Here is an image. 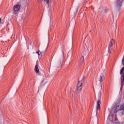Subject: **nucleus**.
Instances as JSON below:
<instances>
[{"mask_svg":"<svg viewBox=\"0 0 124 124\" xmlns=\"http://www.w3.org/2000/svg\"><path fill=\"white\" fill-rule=\"evenodd\" d=\"M115 107L112 108L115 113L119 112L120 115L121 116L124 114V104L121 105L120 104L114 103Z\"/></svg>","mask_w":124,"mask_h":124,"instance_id":"nucleus-1","label":"nucleus"},{"mask_svg":"<svg viewBox=\"0 0 124 124\" xmlns=\"http://www.w3.org/2000/svg\"><path fill=\"white\" fill-rule=\"evenodd\" d=\"M85 77H83L80 81H79L77 85V88L76 89V92L78 93L81 92L82 89L83 88V84L85 83Z\"/></svg>","mask_w":124,"mask_h":124,"instance_id":"nucleus-2","label":"nucleus"},{"mask_svg":"<svg viewBox=\"0 0 124 124\" xmlns=\"http://www.w3.org/2000/svg\"><path fill=\"white\" fill-rule=\"evenodd\" d=\"M101 92H100L98 95V100L96 104V115L98 114V110L100 109V105L101 104Z\"/></svg>","mask_w":124,"mask_h":124,"instance_id":"nucleus-3","label":"nucleus"},{"mask_svg":"<svg viewBox=\"0 0 124 124\" xmlns=\"http://www.w3.org/2000/svg\"><path fill=\"white\" fill-rule=\"evenodd\" d=\"M120 74L121 75V90H122L124 85V66L121 69L120 71Z\"/></svg>","mask_w":124,"mask_h":124,"instance_id":"nucleus-4","label":"nucleus"},{"mask_svg":"<svg viewBox=\"0 0 124 124\" xmlns=\"http://www.w3.org/2000/svg\"><path fill=\"white\" fill-rule=\"evenodd\" d=\"M115 113H116V112H115L113 110V108H112V109L110 110V112L109 113V115L108 116V119L109 121H110V122H113L114 120L113 117Z\"/></svg>","mask_w":124,"mask_h":124,"instance_id":"nucleus-5","label":"nucleus"},{"mask_svg":"<svg viewBox=\"0 0 124 124\" xmlns=\"http://www.w3.org/2000/svg\"><path fill=\"white\" fill-rule=\"evenodd\" d=\"M104 79H105V78H104V75L103 74H101L100 76V77H99L98 78V80L100 82V87L101 89H102V85H103V80H104Z\"/></svg>","mask_w":124,"mask_h":124,"instance_id":"nucleus-6","label":"nucleus"},{"mask_svg":"<svg viewBox=\"0 0 124 124\" xmlns=\"http://www.w3.org/2000/svg\"><path fill=\"white\" fill-rule=\"evenodd\" d=\"M116 6L117 8L120 9V8H121V7H122V4H123V1H124V0H116Z\"/></svg>","mask_w":124,"mask_h":124,"instance_id":"nucleus-7","label":"nucleus"},{"mask_svg":"<svg viewBox=\"0 0 124 124\" xmlns=\"http://www.w3.org/2000/svg\"><path fill=\"white\" fill-rule=\"evenodd\" d=\"M114 43H115V40L114 39H111L108 45V51L109 52H110V48H111V47H112V46H113V45H114Z\"/></svg>","mask_w":124,"mask_h":124,"instance_id":"nucleus-8","label":"nucleus"},{"mask_svg":"<svg viewBox=\"0 0 124 124\" xmlns=\"http://www.w3.org/2000/svg\"><path fill=\"white\" fill-rule=\"evenodd\" d=\"M21 8V6L20 5H16L14 6V10L16 12L17 11H19L20 10V8Z\"/></svg>","mask_w":124,"mask_h":124,"instance_id":"nucleus-9","label":"nucleus"},{"mask_svg":"<svg viewBox=\"0 0 124 124\" xmlns=\"http://www.w3.org/2000/svg\"><path fill=\"white\" fill-rule=\"evenodd\" d=\"M34 70L36 72V73H39V69H38V64L36 63V65L35 66Z\"/></svg>","mask_w":124,"mask_h":124,"instance_id":"nucleus-10","label":"nucleus"},{"mask_svg":"<svg viewBox=\"0 0 124 124\" xmlns=\"http://www.w3.org/2000/svg\"><path fill=\"white\" fill-rule=\"evenodd\" d=\"M84 56H82L81 57L80 59V62H84Z\"/></svg>","mask_w":124,"mask_h":124,"instance_id":"nucleus-11","label":"nucleus"},{"mask_svg":"<svg viewBox=\"0 0 124 124\" xmlns=\"http://www.w3.org/2000/svg\"><path fill=\"white\" fill-rule=\"evenodd\" d=\"M44 2H46V3H49V0H44Z\"/></svg>","mask_w":124,"mask_h":124,"instance_id":"nucleus-12","label":"nucleus"},{"mask_svg":"<svg viewBox=\"0 0 124 124\" xmlns=\"http://www.w3.org/2000/svg\"><path fill=\"white\" fill-rule=\"evenodd\" d=\"M38 3H41L42 1H43V0H37Z\"/></svg>","mask_w":124,"mask_h":124,"instance_id":"nucleus-13","label":"nucleus"},{"mask_svg":"<svg viewBox=\"0 0 124 124\" xmlns=\"http://www.w3.org/2000/svg\"><path fill=\"white\" fill-rule=\"evenodd\" d=\"M114 124H120V122L116 121Z\"/></svg>","mask_w":124,"mask_h":124,"instance_id":"nucleus-14","label":"nucleus"},{"mask_svg":"<svg viewBox=\"0 0 124 124\" xmlns=\"http://www.w3.org/2000/svg\"><path fill=\"white\" fill-rule=\"evenodd\" d=\"M36 53L37 54H38V55L39 56V55H40V54H41V52H40V51H38L36 52Z\"/></svg>","mask_w":124,"mask_h":124,"instance_id":"nucleus-15","label":"nucleus"},{"mask_svg":"<svg viewBox=\"0 0 124 124\" xmlns=\"http://www.w3.org/2000/svg\"><path fill=\"white\" fill-rule=\"evenodd\" d=\"M0 23H1V19L0 18Z\"/></svg>","mask_w":124,"mask_h":124,"instance_id":"nucleus-16","label":"nucleus"}]
</instances>
